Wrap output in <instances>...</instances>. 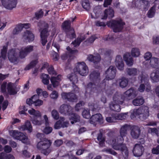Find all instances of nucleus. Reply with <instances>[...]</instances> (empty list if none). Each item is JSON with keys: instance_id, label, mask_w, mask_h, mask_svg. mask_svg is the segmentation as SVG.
Returning <instances> with one entry per match:
<instances>
[{"instance_id": "obj_1", "label": "nucleus", "mask_w": 159, "mask_h": 159, "mask_svg": "<svg viewBox=\"0 0 159 159\" xmlns=\"http://www.w3.org/2000/svg\"><path fill=\"white\" fill-rule=\"evenodd\" d=\"M136 95L135 90L133 88L125 91L123 94L119 95L116 93L113 97V101L109 104L110 109L113 111L119 112L121 110L120 104H122L124 101H129L134 98Z\"/></svg>"}, {"instance_id": "obj_2", "label": "nucleus", "mask_w": 159, "mask_h": 159, "mask_svg": "<svg viewBox=\"0 0 159 159\" xmlns=\"http://www.w3.org/2000/svg\"><path fill=\"white\" fill-rule=\"evenodd\" d=\"M130 125L125 124L121 128L120 130V135L118 136L116 139H113L110 140V143L113 148L115 150H120L122 154L126 157L129 155V151L126 145L122 143L124 137L127 134V130L130 128Z\"/></svg>"}, {"instance_id": "obj_3", "label": "nucleus", "mask_w": 159, "mask_h": 159, "mask_svg": "<svg viewBox=\"0 0 159 159\" xmlns=\"http://www.w3.org/2000/svg\"><path fill=\"white\" fill-rule=\"evenodd\" d=\"M100 74L98 71L94 70L89 75V79L92 82L89 83L85 86V95L87 96L88 94L90 95L92 92H94L96 89V86H99L101 88L103 89L102 85L100 86Z\"/></svg>"}, {"instance_id": "obj_4", "label": "nucleus", "mask_w": 159, "mask_h": 159, "mask_svg": "<svg viewBox=\"0 0 159 159\" xmlns=\"http://www.w3.org/2000/svg\"><path fill=\"white\" fill-rule=\"evenodd\" d=\"M98 53L94 56L92 54H89L88 57L87 59L90 62H93L95 65V68L98 69L99 66L98 64L101 60L100 55L103 56L104 58H111L112 53L111 50L107 48H100L98 50Z\"/></svg>"}, {"instance_id": "obj_5", "label": "nucleus", "mask_w": 159, "mask_h": 159, "mask_svg": "<svg viewBox=\"0 0 159 159\" xmlns=\"http://www.w3.org/2000/svg\"><path fill=\"white\" fill-rule=\"evenodd\" d=\"M95 25L98 27L102 26L105 27L107 25L109 27L112 29L114 32L115 33L121 32L125 25V23L121 19L118 20H112L108 21L106 25L103 22L98 20L95 22Z\"/></svg>"}, {"instance_id": "obj_6", "label": "nucleus", "mask_w": 159, "mask_h": 159, "mask_svg": "<svg viewBox=\"0 0 159 159\" xmlns=\"http://www.w3.org/2000/svg\"><path fill=\"white\" fill-rule=\"evenodd\" d=\"M138 79L140 83H141L140 85L138 88V90L140 92L143 93L145 90V85L147 86L146 90L147 92H149L151 89V86L149 82L148 78L145 75L141 74L138 77Z\"/></svg>"}, {"instance_id": "obj_7", "label": "nucleus", "mask_w": 159, "mask_h": 159, "mask_svg": "<svg viewBox=\"0 0 159 159\" xmlns=\"http://www.w3.org/2000/svg\"><path fill=\"white\" fill-rule=\"evenodd\" d=\"M116 73V69L115 67L110 66L105 72L106 78L100 83V86L102 85L103 88L106 86V82L107 80H111L114 78Z\"/></svg>"}, {"instance_id": "obj_8", "label": "nucleus", "mask_w": 159, "mask_h": 159, "mask_svg": "<svg viewBox=\"0 0 159 159\" xmlns=\"http://www.w3.org/2000/svg\"><path fill=\"white\" fill-rule=\"evenodd\" d=\"M28 112L30 115L34 116L31 120L33 124L39 125L42 124L41 115L39 111H36L32 108V110H29Z\"/></svg>"}, {"instance_id": "obj_9", "label": "nucleus", "mask_w": 159, "mask_h": 159, "mask_svg": "<svg viewBox=\"0 0 159 159\" xmlns=\"http://www.w3.org/2000/svg\"><path fill=\"white\" fill-rule=\"evenodd\" d=\"M74 70V71H76L83 76L87 75L89 72L88 67L85 63L83 61L78 62Z\"/></svg>"}, {"instance_id": "obj_10", "label": "nucleus", "mask_w": 159, "mask_h": 159, "mask_svg": "<svg viewBox=\"0 0 159 159\" xmlns=\"http://www.w3.org/2000/svg\"><path fill=\"white\" fill-rule=\"evenodd\" d=\"M136 114L139 115V118L142 121H144L149 116L148 107L142 106L136 110Z\"/></svg>"}, {"instance_id": "obj_11", "label": "nucleus", "mask_w": 159, "mask_h": 159, "mask_svg": "<svg viewBox=\"0 0 159 159\" xmlns=\"http://www.w3.org/2000/svg\"><path fill=\"white\" fill-rule=\"evenodd\" d=\"M20 50L18 48H12L9 50L8 52V57L11 62L13 63L17 61L20 57Z\"/></svg>"}, {"instance_id": "obj_12", "label": "nucleus", "mask_w": 159, "mask_h": 159, "mask_svg": "<svg viewBox=\"0 0 159 159\" xmlns=\"http://www.w3.org/2000/svg\"><path fill=\"white\" fill-rule=\"evenodd\" d=\"M40 139V141L38 143L37 145V148L40 150L49 148L51 144L50 140L45 138Z\"/></svg>"}, {"instance_id": "obj_13", "label": "nucleus", "mask_w": 159, "mask_h": 159, "mask_svg": "<svg viewBox=\"0 0 159 159\" xmlns=\"http://www.w3.org/2000/svg\"><path fill=\"white\" fill-rule=\"evenodd\" d=\"M144 151V148L142 144L137 143L134 147L133 152L134 156L139 157L143 154Z\"/></svg>"}, {"instance_id": "obj_14", "label": "nucleus", "mask_w": 159, "mask_h": 159, "mask_svg": "<svg viewBox=\"0 0 159 159\" xmlns=\"http://www.w3.org/2000/svg\"><path fill=\"white\" fill-rule=\"evenodd\" d=\"M3 6L8 9L11 10L16 7L17 0H1Z\"/></svg>"}, {"instance_id": "obj_15", "label": "nucleus", "mask_w": 159, "mask_h": 159, "mask_svg": "<svg viewBox=\"0 0 159 159\" xmlns=\"http://www.w3.org/2000/svg\"><path fill=\"white\" fill-rule=\"evenodd\" d=\"M61 95L63 100H67L69 102H73L77 99L76 95L74 93L71 92H63Z\"/></svg>"}, {"instance_id": "obj_16", "label": "nucleus", "mask_w": 159, "mask_h": 159, "mask_svg": "<svg viewBox=\"0 0 159 159\" xmlns=\"http://www.w3.org/2000/svg\"><path fill=\"white\" fill-rule=\"evenodd\" d=\"M34 50V47L32 45H29L23 48H22L20 50V57L21 58H25L27 55Z\"/></svg>"}, {"instance_id": "obj_17", "label": "nucleus", "mask_w": 159, "mask_h": 159, "mask_svg": "<svg viewBox=\"0 0 159 159\" xmlns=\"http://www.w3.org/2000/svg\"><path fill=\"white\" fill-rule=\"evenodd\" d=\"M12 136L16 139L21 141L25 143L27 139L26 136L22 133L17 130H13L11 132Z\"/></svg>"}, {"instance_id": "obj_18", "label": "nucleus", "mask_w": 159, "mask_h": 159, "mask_svg": "<svg viewBox=\"0 0 159 159\" xmlns=\"http://www.w3.org/2000/svg\"><path fill=\"white\" fill-rule=\"evenodd\" d=\"M59 111L61 114L68 115L71 114L73 110L70 106L67 104H63L60 106Z\"/></svg>"}, {"instance_id": "obj_19", "label": "nucleus", "mask_w": 159, "mask_h": 159, "mask_svg": "<svg viewBox=\"0 0 159 159\" xmlns=\"http://www.w3.org/2000/svg\"><path fill=\"white\" fill-rule=\"evenodd\" d=\"M30 26L31 25L29 23L19 24L16 25L13 30L12 34L14 35L17 34L21 31L23 28L27 29L29 28Z\"/></svg>"}, {"instance_id": "obj_20", "label": "nucleus", "mask_w": 159, "mask_h": 159, "mask_svg": "<svg viewBox=\"0 0 159 159\" xmlns=\"http://www.w3.org/2000/svg\"><path fill=\"white\" fill-rule=\"evenodd\" d=\"M103 120L102 115L100 113H97L93 115L90 117V123L92 124H95L96 122L102 123Z\"/></svg>"}, {"instance_id": "obj_21", "label": "nucleus", "mask_w": 159, "mask_h": 159, "mask_svg": "<svg viewBox=\"0 0 159 159\" xmlns=\"http://www.w3.org/2000/svg\"><path fill=\"white\" fill-rule=\"evenodd\" d=\"M116 65L117 68L120 70L124 69V64L122 57L120 55L116 56L115 59Z\"/></svg>"}, {"instance_id": "obj_22", "label": "nucleus", "mask_w": 159, "mask_h": 159, "mask_svg": "<svg viewBox=\"0 0 159 159\" xmlns=\"http://www.w3.org/2000/svg\"><path fill=\"white\" fill-rule=\"evenodd\" d=\"M114 15V11L111 8L105 10L104 11V15L102 17V20H106L107 17L109 18H113Z\"/></svg>"}, {"instance_id": "obj_23", "label": "nucleus", "mask_w": 159, "mask_h": 159, "mask_svg": "<svg viewBox=\"0 0 159 159\" xmlns=\"http://www.w3.org/2000/svg\"><path fill=\"white\" fill-rule=\"evenodd\" d=\"M61 75H58L56 77H52L50 78L51 83L54 88L57 87L60 84V82L61 80Z\"/></svg>"}, {"instance_id": "obj_24", "label": "nucleus", "mask_w": 159, "mask_h": 159, "mask_svg": "<svg viewBox=\"0 0 159 159\" xmlns=\"http://www.w3.org/2000/svg\"><path fill=\"white\" fill-rule=\"evenodd\" d=\"M23 37L26 41L29 42L33 41L34 39V36L32 32L29 30H26L24 33Z\"/></svg>"}, {"instance_id": "obj_25", "label": "nucleus", "mask_w": 159, "mask_h": 159, "mask_svg": "<svg viewBox=\"0 0 159 159\" xmlns=\"http://www.w3.org/2000/svg\"><path fill=\"white\" fill-rule=\"evenodd\" d=\"M123 58L128 66H131L133 65L134 61L133 58L131 57L129 53L127 52L124 54L123 56Z\"/></svg>"}, {"instance_id": "obj_26", "label": "nucleus", "mask_w": 159, "mask_h": 159, "mask_svg": "<svg viewBox=\"0 0 159 159\" xmlns=\"http://www.w3.org/2000/svg\"><path fill=\"white\" fill-rule=\"evenodd\" d=\"M144 102V100L142 96H138L133 100L132 104L135 106H140L142 105Z\"/></svg>"}, {"instance_id": "obj_27", "label": "nucleus", "mask_w": 159, "mask_h": 159, "mask_svg": "<svg viewBox=\"0 0 159 159\" xmlns=\"http://www.w3.org/2000/svg\"><path fill=\"white\" fill-rule=\"evenodd\" d=\"M20 130H27L30 133H31L32 131V127L30 122L27 120L25 122V125L21 126L20 128Z\"/></svg>"}, {"instance_id": "obj_28", "label": "nucleus", "mask_w": 159, "mask_h": 159, "mask_svg": "<svg viewBox=\"0 0 159 159\" xmlns=\"http://www.w3.org/2000/svg\"><path fill=\"white\" fill-rule=\"evenodd\" d=\"M140 129L139 128L135 126L132 129L131 132V135L133 138L136 139L139 138L140 133Z\"/></svg>"}, {"instance_id": "obj_29", "label": "nucleus", "mask_w": 159, "mask_h": 159, "mask_svg": "<svg viewBox=\"0 0 159 159\" xmlns=\"http://www.w3.org/2000/svg\"><path fill=\"white\" fill-rule=\"evenodd\" d=\"M67 38L73 39L76 37L75 32L73 28L64 32Z\"/></svg>"}, {"instance_id": "obj_30", "label": "nucleus", "mask_w": 159, "mask_h": 159, "mask_svg": "<svg viewBox=\"0 0 159 159\" xmlns=\"http://www.w3.org/2000/svg\"><path fill=\"white\" fill-rule=\"evenodd\" d=\"M68 77L70 80L72 82L73 86H74L76 87L77 89L76 91L78 92L79 88L75 84L77 82L78 80L77 76L76 75L72 73L69 75H68Z\"/></svg>"}, {"instance_id": "obj_31", "label": "nucleus", "mask_w": 159, "mask_h": 159, "mask_svg": "<svg viewBox=\"0 0 159 159\" xmlns=\"http://www.w3.org/2000/svg\"><path fill=\"white\" fill-rule=\"evenodd\" d=\"M150 78L153 82H157L159 81V68L157 69L155 72L151 73Z\"/></svg>"}, {"instance_id": "obj_32", "label": "nucleus", "mask_w": 159, "mask_h": 159, "mask_svg": "<svg viewBox=\"0 0 159 159\" xmlns=\"http://www.w3.org/2000/svg\"><path fill=\"white\" fill-rule=\"evenodd\" d=\"M61 28L64 32L70 30L73 27L71 26V22L70 20H65L62 23Z\"/></svg>"}, {"instance_id": "obj_33", "label": "nucleus", "mask_w": 159, "mask_h": 159, "mask_svg": "<svg viewBox=\"0 0 159 159\" xmlns=\"http://www.w3.org/2000/svg\"><path fill=\"white\" fill-rule=\"evenodd\" d=\"M7 91L8 93L11 95H14L17 93L16 89L13 87V84L11 82H9L7 85Z\"/></svg>"}, {"instance_id": "obj_34", "label": "nucleus", "mask_w": 159, "mask_h": 159, "mask_svg": "<svg viewBox=\"0 0 159 159\" xmlns=\"http://www.w3.org/2000/svg\"><path fill=\"white\" fill-rule=\"evenodd\" d=\"M73 111H72L71 114L68 116H70L69 119L70 120V122L72 124H73L74 123L78 122L80 120V117L76 113H73Z\"/></svg>"}, {"instance_id": "obj_35", "label": "nucleus", "mask_w": 159, "mask_h": 159, "mask_svg": "<svg viewBox=\"0 0 159 159\" xmlns=\"http://www.w3.org/2000/svg\"><path fill=\"white\" fill-rule=\"evenodd\" d=\"M97 139L99 142V144L100 146L102 147L104 146L105 138L103 136L102 132H100L98 134Z\"/></svg>"}, {"instance_id": "obj_36", "label": "nucleus", "mask_w": 159, "mask_h": 159, "mask_svg": "<svg viewBox=\"0 0 159 159\" xmlns=\"http://www.w3.org/2000/svg\"><path fill=\"white\" fill-rule=\"evenodd\" d=\"M150 65L153 68H158V67L159 65V59L152 57L150 59Z\"/></svg>"}, {"instance_id": "obj_37", "label": "nucleus", "mask_w": 159, "mask_h": 159, "mask_svg": "<svg viewBox=\"0 0 159 159\" xmlns=\"http://www.w3.org/2000/svg\"><path fill=\"white\" fill-rule=\"evenodd\" d=\"M44 28L40 32V37H48L49 34H48V29L49 25L48 23L45 24L44 26Z\"/></svg>"}, {"instance_id": "obj_38", "label": "nucleus", "mask_w": 159, "mask_h": 159, "mask_svg": "<svg viewBox=\"0 0 159 159\" xmlns=\"http://www.w3.org/2000/svg\"><path fill=\"white\" fill-rule=\"evenodd\" d=\"M119 81L120 86L122 88L126 87L128 83V79L124 77H122L121 78V79H120Z\"/></svg>"}, {"instance_id": "obj_39", "label": "nucleus", "mask_w": 159, "mask_h": 159, "mask_svg": "<svg viewBox=\"0 0 159 159\" xmlns=\"http://www.w3.org/2000/svg\"><path fill=\"white\" fill-rule=\"evenodd\" d=\"M41 78L42 79V82L44 84L48 85L49 84L50 77L48 75L42 74Z\"/></svg>"}, {"instance_id": "obj_40", "label": "nucleus", "mask_w": 159, "mask_h": 159, "mask_svg": "<svg viewBox=\"0 0 159 159\" xmlns=\"http://www.w3.org/2000/svg\"><path fill=\"white\" fill-rule=\"evenodd\" d=\"M156 6L154 5L148 11L147 15L149 18H152L154 16L156 12Z\"/></svg>"}, {"instance_id": "obj_41", "label": "nucleus", "mask_w": 159, "mask_h": 159, "mask_svg": "<svg viewBox=\"0 0 159 159\" xmlns=\"http://www.w3.org/2000/svg\"><path fill=\"white\" fill-rule=\"evenodd\" d=\"M38 63L37 60H33L28 64L25 68V70H29L31 69L34 67Z\"/></svg>"}, {"instance_id": "obj_42", "label": "nucleus", "mask_w": 159, "mask_h": 159, "mask_svg": "<svg viewBox=\"0 0 159 159\" xmlns=\"http://www.w3.org/2000/svg\"><path fill=\"white\" fill-rule=\"evenodd\" d=\"M126 71L129 75L134 76L137 75L138 70L136 68H131L127 69H126Z\"/></svg>"}, {"instance_id": "obj_43", "label": "nucleus", "mask_w": 159, "mask_h": 159, "mask_svg": "<svg viewBox=\"0 0 159 159\" xmlns=\"http://www.w3.org/2000/svg\"><path fill=\"white\" fill-rule=\"evenodd\" d=\"M8 44L7 43V45L5 46H3L2 47V48L1 51V55L2 57L4 59L6 58L7 56V53L8 49Z\"/></svg>"}, {"instance_id": "obj_44", "label": "nucleus", "mask_w": 159, "mask_h": 159, "mask_svg": "<svg viewBox=\"0 0 159 159\" xmlns=\"http://www.w3.org/2000/svg\"><path fill=\"white\" fill-rule=\"evenodd\" d=\"M140 54L139 50L137 48H132L131 51V55L134 57H137L139 56Z\"/></svg>"}, {"instance_id": "obj_45", "label": "nucleus", "mask_w": 159, "mask_h": 159, "mask_svg": "<svg viewBox=\"0 0 159 159\" xmlns=\"http://www.w3.org/2000/svg\"><path fill=\"white\" fill-rule=\"evenodd\" d=\"M82 5L83 7L86 10H89L90 8V5L89 0H82Z\"/></svg>"}, {"instance_id": "obj_46", "label": "nucleus", "mask_w": 159, "mask_h": 159, "mask_svg": "<svg viewBox=\"0 0 159 159\" xmlns=\"http://www.w3.org/2000/svg\"><path fill=\"white\" fill-rule=\"evenodd\" d=\"M111 117H106V120L109 123L113 122L114 120L116 119H118V115H116V114H112L111 115Z\"/></svg>"}, {"instance_id": "obj_47", "label": "nucleus", "mask_w": 159, "mask_h": 159, "mask_svg": "<svg viewBox=\"0 0 159 159\" xmlns=\"http://www.w3.org/2000/svg\"><path fill=\"white\" fill-rule=\"evenodd\" d=\"M82 115L83 117L85 118L88 119L90 118L91 115L89 110L84 109L82 113Z\"/></svg>"}, {"instance_id": "obj_48", "label": "nucleus", "mask_w": 159, "mask_h": 159, "mask_svg": "<svg viewBox=\"0 0 159 159\" xmlns=\"http://www.w3.org/2000/svg\"><path fill=\"white\" fill-rule=\"evenodd\" d=\"M7 85V82L4 81L3 82L1 86V90L2 93H4L6 92Z\"/></svg>"}, {"instance_id": "obj_49", "label": "nucleus", "mask_w": 159, "mask_h": 159, "mask_svg": "<svg viewBox=\"0 0 159 159\" xmlns=\"http://www.w3.org/2000/svg\"><path fill=\"white\" fill-rule=\"evenodd\" d=\"M51 114L53 118L55 120H58L59 117L58 112L56 110H53Z\"/></svg>"}, {"instance_id": "obj_50", "label": "nucleus", "mask_w": 159, "mask_h": 159, "mask_svg": "<svg viewBox=\"0 0 159 159\" xmlns=\"http://www.w3.org/2000/svg\"><path fill=\"white\" fill-rule=\"evenodd\" d=\"M43 104V101L39 99H37V100H35L34 99V105L36 107L37 106H40L42 105Z\"/></svg>"}, {"instance_id": "obj_51", "label": "nucleus", "mask_w": 159, "mask_h": 159, "mask_svg": "<svg viewBox=\"0 0 159 159\" xmlns=\"http://www.w3.org/2000/svg\"><path fill=\"white\" fill-rule=\"evenodd\" d=\"M43 15V12L42 9H40L39 11L36 12L35 13V17L37 19H39L42 17Z\"/></svg>"}, {"instance_id": "obj_52", "label": "nucleus", "mask_w": 159, "mask_h": 159, "mask_svg": "<svg viewBox=\"0 0 159 159\" xmlns=\"http://www.w3.org/2000/svg\"><path fill=\"white\" fill-rule=\"evenodd\" d=\"M79 39V37H78L74 41L72 42L71 44L74 45V47H77L80 45L81 41H80Z\"/></svg>"}, {"instance_id": "obj_53", "label": "nucleus", "mask_w": 159, "mask_h": 159, "mask_svg": "<svg viewBox=\"0 0 159 159\" xmlns=\"http://www.w3.org/2000/svg\"><path fill=\"white\" fill-rule=\"evenodd\" d=\"M152 152L153 154H159V145L153 147L152 149Z\"/></svg>"}, {"instance_id": "obj_54", "label": "nucleus", "mask_w": 159, "mask_h": 159, "mask_svg": "<svg viewBox=\"0 0 159 159\" xmlns=\"http://www.w3.org/2000/svg\"><path fill=\"white\" fill-rule=\"evenodd\" d=\"M50 97L52 99H56L58 97V93L56 91L54 90L51 94Z\"/></svg>"}, {"instance_id": "obj_55", "label": "nucleus", "mask_w": 159, "mask_h": 159, "mask_svg": "<svg viewBox=\"0 0 159 159\" xmlns=\"http://www.w3.org/2000/svg\"><path fill=\"white\" fill-rule=\"evenodd\" d=\"M52 130V128L49 126L46 127L43 130V132L46 134L51 133Z\"/></svg>"}, {"instance_id": "obj_56", "label": "nucleus", "mask_w": 159, "mask_h": 159, "mask_svg": "<svg viewBox=\"0 0 159 159\" xmlns=\"http://www.w3.org/2000/svg\"><path fill=\"white\" fill-rule=\"evenodd\" d=\"M37 96H33L30 99H27L26 100V103L29 105H31L32 104H34V98L35 97Z\"/></svg>"}, {"instance_id": "obj_57", "label": "nucleus", "mask_w": 159, "mask_h": 159, "mask_svg": "<svg viewBox=\"0 0 159 159\" xmlns=\"http://www.w3.org/2000/svg\"><path fill=\"white\" fill-rule=\"evenodd\" d=\"M63 141L62 139H57L56 140L54 143V145L57 147H59L63 143Z\"/></svg>"}, {"instance_id": "obj_58", "label": "nucleus", "mask_w": 159, "mask_h": 159, "mask_svg": "<svg viewBox=\"0 0 159 159\" xmlns=\"http://www.w3.org/2000/svg\"><path fill=\"white\" fill-rule=\"evenodd\" d=\"M96 38L95 35H92L91 37L88 38L86 40V41L88 43H93L95 40L96 39Z\"/></svg>"}, {"instance_id": "obj_59", "label": "nucleus", "mask_w": 159, "mask_h": 159, "mask_svg": "<svg viewBox=\"0 0 159 159\" xmlns=\"http://www.w3.org/2000/svg\"><path fill=\"white\" fill-rule=\"evenodd\" d=\"M152 57V53L149 52H147L145 53V54L144 56V58L145 59V60L147 61V60H150V59Z\"/></svg>"}, {"instance_id": "obj_60", "label": "nucleus", "mask_w": 159, "mask_h": 159, "mask_svg": "<svg viewBox=\"0 0 159 159\" xmlns=\"http://www.w3.org/2000/svg\"><path fill=\"white\" fill-rule=\"evenodd\" d=\"M104 150H105L104 151L107 152L114 155H116L117 154V153L115 151L111 149H106Z\"/></svg>"}, {"instance_id": "obj_61", "label": "nucleus", "mask_w": 159, "mask_h": 159, "mask_svg": "<svg viewBox=\"0 0 159 159\" xmlns=\"http://www.w3.org/2000/svg\"><path fill=\"white\" fill-rule=\"evenodd\" d=\"M148 131L149 132L152 134L157 135L158 133V130L156 128H150Z\"/></svg>"}, {"instance_id": "obj_62", "label": "nucleus", "mask_w": 159, "mask_h": 159, "mask_svg": "<svg viewBox=\"0 0 159 159\" xmlns=\"http://www.w3.org/2000/svg\"><path fill=\"white\" fill-rule=\"evenodd\" d=\"M61 127V122L60 121H57L54 125V128L56 129H59Z\"/></svg>"}, {"instance_id": "obj_63", "label": "nucleus", "mask_w": 159, "mask_h": 159, "mask_svg": "<svg viewBox=\"0 0 159 159\" xmlns=\"http://www.w3.org/2000/svg\"><path fill=\"white\" fill-rule=\"evenodd\" d=\"M42 153L45 155H48L50 152V151L49 148L44 149L41 150Z\"/></svg>"}, {"instance_id": "obj_64", "label": "nucleus", "mask_w": 159, "mask_h": 159, "mask_svg": "<svg viewBox=\"0 0 159 159\" xmlns=\"http://www.w3.org/2000/svg\"><path fill=\"white\" fill-rule=\"evenodd\" d=\"M153 44H158L159 43V37H153L152 38Z\"/></svg>"}]
</instances>
